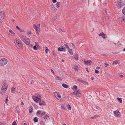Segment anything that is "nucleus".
I'll use <instances>...</instances> for the list:
<instances>
[{
  "mask_svg": "<svg viewBox=\"0 0 125 125\" xmlns=\"http://www.w3.org/2000/svg\"><path fill=\"white\" fill-rule=\"evenodd\" d=\"M14 42L15 46L18 49H20L22 46V43L20 40H15Z\"/></svg>",
  "mask_w": 125,
  "mask_h": 125,
  "instance_id": "obj_1",
  "label": "nucleus"
},
{
  "mask_svg": "<svg viewBox=\"0 0 125 125\" xmlns=\"http://www.w3.org/2000/svg\"><path fill=\"white\" fill-rule=\"evenodd\" d=\"M116 5L117 8L118 9H120L124 6V3L121 0H119L116 2Z\"/></svg>",
  "mask_w": 125,
  "mask_h": 125,
  "instance_id": "obj_2",
  "label": "nucleus"
},
{
  "mask_svg": "<svg viewBox=\"0 0 125 125\" xmlns=\"http://www.w3.org/2000/svg\"><path fill=\"white\" fill-rule=\"evenodd\" d=\"M7 60L4 58H2L0 60V65H4L7 64Z\"/></svg>",
  "mask_w": 125,
  "mask_h": 125,
  "instance_id": "obj_3",
  "label": "nucleus"
},
{
  "mask_svg": "<svg viewBox=\"0 0 125 125\" xmlns=\"http://www.w3.org/2000/svg\"><path fill=\"white\" fill-rule=\"evenodd\" d=\"M39 97H38V96H33L32 97V98L35 102L36 103H38V102L40 101L41 98V96H40Z\"/></svg>",
  "mask_w": 125,
  "mask_h": 125,
  "instance_id": "obj_4",
  "label": "nucleus"
},
{
  "mask_svg": "<svg viewBox=\"0 0 125 125\" xmlns=\"http://www.w3.org/2000/svg\"><path fill=\"white\" fill-rule=\"evenodd\" d=\"M114 114L115 116L116 117H119L120 115V113L117 110L115 111H114Z\"/></svg>",
  "mask_w": 125,
  "mask_h": 125,
  "instance_id": "obj_5",
  "label": "nucleus"
},
{
  "mask_svg": "<svg viewBox=\"0 0 125 125\" xmlns=\"http://www.w3.org/2000/svg\"><path fill=\"white\" fill-rule=\"evenodd\" d=\"M55 94H56L55 97L57 98V99L58 100H61V98L59 93L58 92H55Z\"/></svg>",
  "mask_w": 125,
  "mask_h": 125,
  "instance_id": "obj_6",
  "label": "nucleus"
},
{
  "mask_svg": "<svg viewBox=\"0 0 125 125\" xmlns=\"http://www.w3.org/2000/svg\"><path fill=\"white\" fill-rule=\"evenodd\" d=\"M84 62H85V64L89 65H90L92 63V62L90 60H88L87 61L84 60Z\"/></svg>",
  "mask_w": 125,
  "mask_h": 125,
  "instance_id": "obj_7",
  "label": "nucleus"
},
{
  "mask_svg": "<svg viewBox=\"0 0 125 125\" xmlns=\"http://www.w3.org/2000/svg\"><path fill=\"white\" fill-rule=\"evenodd\" d=\"M65 50V48L62 46L59 47L58 49V51L60 52L64 51Z\"/></svg>",
  "mask_w": 125,
  "mask_h": 125,
  "instance_id": "obj_8",
  "label": "nucleus"
},
{
  "mask_svg": "<svg viewBox=\"0 0 125 125\" xmlns=\"http://www.w3.org/2000/svg\"><path fill=\"white\" fill-rule=\"evenodd\" d=\"M8 87V86L7 84L5 83H4L2 85L1 88L3 89H6V90H7Z\"/></svg>",
  "mask_w": 125,
  "mask_h": 125,
  "instance_id": "obj_9",
  "label": "nucleus"
},
{
  "mask_svg": "<svg viewBox=\"0 0 125 125\" xmlns=\"http://www.w3.org/2000/svg\"><path fill=\"white\" fill-rule=\"evenodd\" d=\"M43 118L44 119L45 121L46 122L48 120H49L50 119V117L47 115H46Z\"/></svg>",
  "mask_w": 125,
  "mask_h": 125,
  "instance_id": "obj_10",
  "label": "nucleus"
},
{
  "mask_svg": "<svg viewBox=\"0 0 125 125\" xmlns=\"http://www.w3.org/2000/svg\"><path fill=\"white\" fill-rule=\"evenodd\" d=\"M23 41L26 44H29L30 43V40H23Z\"/></svg>",
  "mask_w": 125,
  "mask_h": 125,
  "instance_id": "obj_11",
  "label": "nucleus"
},
{
  "mask_svg": "<svg viewBox=\"0 0 125 125\" xmlns=\"http://www.w3.org/2000/svg\"><path fill=\"white\" fill-rule=\"evenodd\" d=\"M120 20L121 22L125 23V17H123L120 18Z\"/></svg>",
  "mask_w": 125,
  "mask_h": 125,
  "instance_id": "obj_12",
  "label": "nucleus"
},
{
  "mask_svg": "<svg viewBox=\"0 0 125 125\" xmlns=\"http://www.w3.org/2000/svg\"><path fill=\"white\" fill-rule=\"evenodd\" d=\"M51 9L52 11L54 12L55 11V8L53 4H52L51 5Z\"/></svg>",
  "mask_w": 125,
  "mask_h": 125,
  "instance_id": "obj_13",
  "label": "nucleus"
},
{
  "mask_svg": "<svg viewBox=\"0 0 125 125\" xmlns=\"http://www.w3.org/2000/svg\"><path fill=\"white\" fill-rule=\"evenodd\" d=\"M39 102V104L41 106L42 105H46V104L45 102L43 101H41V99L40 100V101Z\"/></svg>",
  "mask_w": 125,
  "mask_h": 125,
  "instance_id": "obj_14",
  "label": "nucleus"
},
{
  "mask_svg": "<svg viewBox=\"0 0 125 125\" xmlns=\"http://www.w3.org/2000/svg\"><path fill=\"white\" fill-rule=\"evenodd\" d=\"M77 81L79 82H81L82 83L84 84H86V83L88 84V83L86 81H83V80H81L80 79H78Z\"/></svg>",
  "mask_w": 125,
  "mask_h": 125,
  "instance_id": "obj_15",
  "label": "nucleus"
},
{
  "mask_svg": "<svg viewBox=\"0 0 125 125\" xmlns=\"http://www.w3.org/2000/svg\"><path fill=\"white\" fill-rule=\"evenodd\" d=\"M74 59L77 60H78V55L77 53H75L74 55Z\"/></svg>",
  "mask_w": 125,
  "mask_h": 125,
  "instance_id": "obj_16",
  "label": "nucleus"
},
{
  "mask_svg": "<svg viewBox=\"0 0 125 125\" xmlns=\"http://www.w3.org/2000/svg\"><path fill=\"white\" fill-rule=\"evenodd\" d=\"M6 89H3L1 88V94L2 95H3L4 93L6 91Z\"/></svg>",
  "mask_w": 125,
  "mask_h": 125,
  "instance_id": "obj_17",
  "label": "nucleus"
},
{
  "mask_svg": "<svg viewBox=\"0 0 125 125\" xmlns=\"http://www.w3.org/2000/svg\"><path fill=\"white\" fill-rule=\"evenodd\" d=\"M107 37V36L104 33L102 32V37L103 39H105Z\"/></svg>",
  "mask_w": 125,
  "mask_h": 125,
  "instance_id": "obj_18",
  "label": "nucleus"
},
{
  "mask_svg": "<svg viewBox=\"0 0 125 125\" xmlns=\"http://www.w3.org/2000/svg\"><path fill=\"white\" fill-rule=\"evenodd\" d=\"M62 86L63 87L65 88H67L68 87V85L65 83H63L62 84Z\"/></svg>",
  "mask_w": 125,
  "mask_h": 125,
  "instance_id": "obj_19",
  "label": "nucleus"
},
{
  "mask_svg": "<svg viewBox=\"0 0 125 125\" xmlns=\"http://www.w3.org/2000/svg\"><path fill=\"white\" fill-rule=\"evenodd\" d=\"M116 99L120 103H122V99L121 98L117 97L116 98Z\"/></svg>",
  "mask_w": 125,
  "mask_h": 125,
  "instance_id": "obj_20",
  "label": "nucleus"
},
{
  "mask_svg": "<svg viewBox=\"0 0 125 125\" xmlns=\"http://www.w3.org/2000/svg\"><path fill=\"white\" fill-rule=\"evenodd\" d=\"M9 32L11 33V35L12 36H14L15 34V33L12 30H10L9 31Z\"/></svg>",
  "mask_w": 125,
  "mask_h": 125,
  "instance_id": "obj_21",
  "label": "nucleus"
},
{
  "mask_svg": "<svg viewBox=\"0 0 125 125\" xmlns=\"http://www.w3.org/2000/svg\"><path fill=\"white\" fill-rule=\"evenodd\" d=\"M4 12L3 11H1L0 12V16L2 17H3L4 16Z\"/></svg>",
  "mask_w": 125,
  "mask_h": 125,
  "instance_id": "obj_22",
  "label": "nucleus"
},
{
  "mask_svg": "<svg viewBox=\"0 0 125 125\" xmlns=\"http://www.w3.org/2000/svg\"><path fill=\"white\" fill-rule=\"evenodd\" d=\"M79 91V90H78L76 91L77 93V95H76L77 96H80L81 95V93Z\"/></svg>",
  "mask_w": 125,
  "mask_h": 125,
  "instance_id": "obj_23",
  "label": "nucleus"
},
{
  "mask_svg": "<svg viewBox=\"0 0 125 125\" xmlns=\"http://www.w3.org/2000/svg\"><path fill=\"white\" fill-rule=\"evenodd\" d=\"M55 77L56 79L57 80L61 81L62 80L61 78L60 77L58 76H55Z\"/></svg>",
  "mask_w": 125,
  "mask_h": 125,
  "instance_id": "obj_24",
  "label": "nucleus"
},
{
  "mask_svg": "<svg viewBox=\"0 0 125 125\" xmlns=\"http://www.w3.org/2000/svg\"><path fill=\"white\" fill-rule=\"evenodd\" d=\"M33 120V121L35 122H37L38 121V118L36 117H34Z\"/></svg>",
  "mask_w": 125,
  "mask_h": 125,
  "instance_id": "obj_25",
  "label": "nucleus"
},
{
  "mask_svg": "<svg viewBox=\"0 0 125 125\" xmlns=\"http://www.w3.org/2000/svg\"><path fill=\"white\" fill-rule=\"evenodd\" d=\"M74 69L75 71H77L78 70V66L77 65H75L74 66Z\"/></svg>",
  "mask_w": 125,
  "mask_h": 125,
  "instance_id": "obj_26",
  "label": "nucleus"
},
{
  "mask_svg": "<svg viewBox=\"0 0 125 125\" xmlns=\"http://www.w3.org/2000/svg\"><path fill=\"white\" fill-rule=\"evenodd\" d=\"M21 39H29L26 36L23 35H22L21 36Z\"/></svg>",
  "mask_w": 125,
  "mask_h": 125,
  "instance_id": "obj_27",
  "label": "nucleus"
},
{
  "mask_svg": "<svg viewBox=\"0 0 125 125\" xmlns=\"http://www.w3.org/2000/svg\"><path fill=\"white\" fill-rule=\"evenodd\" d=\"M57 18V16H55L53 17L52 19V20L51 21H52V22L55 20H56Z\"/></svg>",
  "mask_w": 125,
  "mask_h": 125,
  "instance_id": "obj_28",
  "label": "nucleus"
},
{
  "mask_svg": "<svg viewBox=\"0 0 125 125\" xmlns=\"http://www.w3.org/2000/svg\"><path fill=\"white\" fill-rule=\"evenodd\" d=\"M33 108L31 107H30L29 110V113L30 114H31L33 112Z\"/></svg>",
  "mask_w": 125,
  "mask_h": 125,
  "instance_id": "obj_29",
  "label": "nucleus"
},
{
  "mask_svg": "<svg viewBox=\"0 0 125 125\" xmlns=\"http://www.w3.org/2000/svg\"><path fill=\"white\" fill-rule=\"evenodd\" d=\"M60 3L59 2H57L56 3V7L57 8H58L60 7Z\"/></svg>",
  "mask_w": 125,
  "mask_h": 125,
  "instance_id": "obj_30",
  "label": "nucleus"
},
{
  "mask_svg": "<svg viewBox=\"0 0 125 125\" xmlns=\"http://www.w3.org/2000/svg\"><path fill=\"white\" fill-rule=\"evenodd\" d=\"M68 49V50L69 52V53L71 54H72V49H71L69 48Z\"/></svg>",
  "mask_w": 125,
  "mask_h": 125,
  "instance_id": "obj_31",
  "label": "nucleus"
},
{
  "mask_svg": "<svg viewBox=\"0 0 125 125\" xmlns=\"http://www.w3.org/2000/svg\"><path fill=\"white\" fill-rule=\"evenodd\" d=\"M118 61L116 60L115 61H114L112 63V64L113 65L114 64H116L118 63Z\"/></svg>",
  "mask_w": 125,
  "mask_h": 125,
  "instance_id": "obj_32",
  "label": "nucleus"
},
{
  "mask_svg": "<svg viewBox=\"0 0 125 125\" xmlns=\"http://www.w3.org/2000/svg\"><path fill=\"white\" fill-rule=\"evenodd\" d=\"M77 86L76 85H74L72 89H75V91H77Z\"/></svg>",
  "mask_w": 125,
  "mask_h": 125,
  "instance_id": "obj_33",
  "label": "nucleus"
},
{
  "mask_svg": "<svg viewBox=\"0 0 125 125\" xmlns=\"http://www.w3.org/2000/svg\"><path fill=\"white\" fill-rule=\"evenodd\" d=\"M38 25L39 26V27H36V28H35V29L36 30V31H38L39 29V27H40V24H39V25Z\"/></svg>",
  "mask_w": 125,
  "mask_h": 125,
  "instance_id": "obj_34",
  "label": "nucleus"
},
{
  "mask_svg": "<svg viewBox=\"0 0 125 125\" xmlns=\"http://www.w3.org/2000/svg\"><path fill=\"white\" fill-rule=\"evenodd\" d=\"M122 12L123 14L125 15V7H124L123 9Z\"/></svg>",
  "mask_w": 125,
  "mask_h": 125,
  "instance_id": "obj_35",
  "label": "nucleus"
},
{
  "mask_svg": "<svg viewBox=\"0 0 125 125\" xmlns=\"http://www.w3.org/2000/svg\"><path fill=\"white\" fill-rule=\"evenodd\" d=\"M45 113L46 112H45L43 111L42 113L40 114V117H42V115H44Z\"/></svg>",
  "mask_w": 125,
  "mask_h": 125,
  "instance_id": "obj_36",
  "label": "nucleus"
},
{
  "mask_svg": "<svg viewBox=\"0 0 125 125\" xmlns=\"http://www.w3.org/2000/svg\"><path fill=\"white\" fill-rule=\"evenodd\" d=\"M61 108L62 109H63L64 110H65L66 109L65 107L63 105L61 106Z\"/></svg>",
  "mask_w": 125,
  "mask_h": 125,
  "instance_id": "obj_37",
  "label": "nucleus"
},
{
  "mask_svg": "<svg viewBox=\"0 0 125 125\" xmlns=\"http://www.w3.org/2000/svg\"><path fill=\"white\" fill-rule=\"evenodd\" d=\"M15 89L13 87H12L11 88V91L12 92H14L15 91Z\"/></svg>",
  "mask_w": 125,
  "mask_h": 125,
  "instance_id": "obj_38",
  "label": "nucleus"
},
{
  "mask_svg": "<svg viewBox=\"0 0 125 125\" xmlns=\"http://www.w3.org/2000/svg\"><path fill=\"white\" fill-rule=\"evenodd\" d=\"M67 108L69 109L70 110H71V108L69 104H68L67 105Z\"/></svg>",
  "mask_w": 125,
  "mask_h": 125,
  "instance_id": "obj_39",
  "label": "nucleus"
},
{
  "mask_svg": "<svg viewBox=\"0 0 125 125\" xmlns=\"http://www.w3.org/2000/svg\"><path fill=\"white\" fill-rule=\"evenodd\" d=\"M45 52H46L47 53H48V51L49 50L48 49L47 47H45Z\"/></svg>",
  "mask_w": 125,
  "mask_h": 125,
  "instance_id": "obj_40",
  "label": "nucleus"
},
{
  "mask_svg": "<svg viewBox=\"0 0 125 125\" xmlns=\"http://www.w3.org/2000/svg\"><path fill=\"white\" fill-rule=\"evenodd\" d=\"M53 55L52 56L53 58H54L55 57L56 55L55 53H54L53 52H52Z\"/></svg>",
  "mask_w": 125,
  "mask_h": 125,
  "instance_id": "obj_41",
  "label": "nucleus"
},
{
  "mask_svg": "<svg viewBox=\"0 0 125 125\" xmlns=\"http://www.w3.org/2000/svg\"><path fill=\"white\" fill-rule=\"evenodd\" d=\"M72 94H74V95H75L76 96L77 95V92H76V91H75L74 92H73L72 93Z\"/></svg>",
  "mask_w": 125,
  "mask_h": 125,
  "instance_id": "obj_42",
  "label": "nucleus"
},
{
  "mask_svg": "<svg viewBox=\"0 0 125 125\" xmlns=\"http://www.w3.org/2000/svg\"><path fill=\"white\" fill-rule=\"evenodd\" d=\"M33 49L35 50H37L38 49L37 48V47L36 45H35L33 47Z\"/></svg>",
  "mask_w": 125,
  "mask_h": 125,
  "instance_id": "obj_43",
  "label": "nucleus"
},
{
  "mask_svg": "<svg viewBox=\"0 0 125 125\" xmlns=\"http://www.w3.org/2000/svg\"><path fill=\"white\" fill-rule=\"evenodd\" d=\"M12 125H17L15 121H14Z\"/></svg>",
  "mask_w": 125,
  "mask_h": 125,
  "instance_id": "obj_44",
  "label": "nucleus"
},
{
  "mask_svg": "<svg viewBox=\"0 0 125 125\" xmlns=\"http://www.w3.org/2000/svg\"><path fill=\"white\" fill-rule=\"evenodd\" d=\"M41 111L40 110H38V111H37V114H40L41 113Z\"/></svg>",
  "mask_w": 125,
  "mask_h": 125,
  "instance_id": "obj_45",
  "label": "nucleus"
},
{
  "mask_svg": "<svg viewBox=\"0 0 125 125\" xmlns=\"http://www.w3.org/2000/svg\"><path fill=\"white\" fill-rule=\"evenodd\" d=\"M16 110L17 111V113H19V107H16Z\"/></svg>",
  "mask_w": 125,
  "mask_h": 125,
  "instance_id": "obj_46",
  "label": "nucleus"
},
{
  "mask_svg": "<svg viewBox=\"0 0 125 125\" xmlns=\"http://www.w3.org/2000/svg\"><path fill=\"white\" fill-rule=\"evenodd\" d=\"M8 98V96H7V98H6V99L5 100V103H6V104L7 103V102L8 101V100L7 98Z\"/></svg>",
  "mask_w": 125,
  "mask_h": 125,
  "instance_id": "obj_47",
  "label": "nucleus"
},
{
  "mask_svg": "<svg viewBox=\"0 0 125 125\" xmlns=\"http://www.w3.org/2000/svg\"><path fill=\"white\" fill-rule=\"evenodd\" d=\"M64 44L65 45V46L66 47V48L67 49H68L69 48V47L68 45L65 44Z\"/></svg>",
  "mask_w": 125,
  "mask_h": 125,
  "instance_id": "obj_48",
  "label": "nucleus"
},
{
  "mask_svg": "<svg viewBox=\"0 0 125 125\" xmlns=\"http://www.w3.org/2000/svg\"><path fill=\"white\" fill-rule=\"evenodd\" d=\"M99 71L98 70L95 69V73H98Z\"/></svg>",
  "mask_w": 125,
  "mask_h": 125,
  "instance_id": "obj_49",
  "label": "nucleus"
},
{
  "mask_svg": "<svg viewBox=\"0 0 125 125\" xmlns=\"http://www.w3.org/2000/svg\"><path fill=\"white\" fill-rule=\"evenodd\" d=\"M19 31L21 32H25V31H24V30L23 29H20V30Z\"/></svg>",
  "mask_w": 125,
  "mask_h": 125,
  "instance_id": "obj_50",
  "label": "nucleus"
},
{
  "mask_svg": "<svg viewBox=\"0 0 125 125\" xmlns=\"http://www.w3.org/2000/svg\"><path fill=\"white\" fill-rule=\"evenodd\" d=\"M36 46H37L38 47H39V44H38V42H36L35 43Z\"/></svg>",
  "mask_w": 125,
  "mask_h": 125,
  "instance_id": "obj_51",
  "label": "nucleus"
},
{
  "mask_svg": "<svg viewBox=\"0 0 125 125\" xmlns=\"http://www.w3.org/2000/svg\"><path fill=\"white\" fill-rule=\"evenodd\" d=\"M104 64H105V67H106L107 66L109 65L107 63H106V62H105L104 63Z\"/></svg>",
  "mask_w": 125,
  "mask_h": 125,
  "instance_id": "obj_52",
  "label": "nucleus"
},
{
  "mask_svg": "<svg viewBox=\"0 0 125 125\" xmlns=\"http://www.w3.org/2000/svg\"><path fill=\"white\" fill-rule=\"evenodd\" d=\"M117 46H119V45H121V43L120 42H118L117 43Z\"/></svg>",
  "mask_w": 125,
  "mask_h": 125,
  "instance_id": "obj_53",
  "label": "nucleus"
},
{
  "mask_svg": "<svg viewBox=\"0 0 125 125\" xmlns=\"http://www.w3.org/2000/svg\"><path fill=\"white\" fill-rule=\"evenodd\" d=\"M52 2L54 3H55L57 2L56 0H52Z\"/></svg>",
  "mask_w": 125,
  "mask_h": 125,
  "instance_id": "obj_54",
  "label": "nucleus"
},
{
  "mask_svg": "<svg viewBox=\"0 0 125 125\" xmlns=\"http://www.w3.org/2000/svg\"><path fill=\"white\" fill-rule=\"evenodd\" d=\"M98 115H94V118H96V117H98Z\"/></svg>",
  "mask_w": 125,
  "mask_h": 125,
  "instance_id": "obj_55",
  "label": "nucleus"
},
{
  "mask_svg": "<svg viewBox=\"0 0 125 125\" xmlns=\"http://www.w3.org/2000/svg\"><path fill=\"white\" fill-rule=\"evenodd\" d=\"M33 27L35 28H36V27H37L36 26L35 24H34L33 25Z\"/></svg>",
  "mask_w": 125,
  "mask_h": 125,
  "instance_id": "obj_56",
  "label": "nucleus"
},
{
  "mask_svg": "<svg viewBox=\"0 0 125 125\" xmlns=\"http://www.w3.org/2000/svg\"><path fill=\"white\" fill-rule=\"evenodd\" d=\"M16 28L19 31L20 30V29L19 27L18 26H16Z\"/></svg>",
  "mask_w": 125,
  "mask_h": 125,
  "instance_id": "obj_57",
  "label": "nucleus"
},
{
  "mask_svg": "<svg viewBox=\"0 0 125 125\" xmlns=\"http://www.w3.org/2000/svg\"><path fill=\"white\" fill-rule=\"evenodd\" d=\"M27 33L28 34H31V31H30L29 32H27Z\"/></svg>",
  "mask_w": 125,
  "mask_h": 125,
  "instance_id": "obj_58",
  "label": "nucleus"
},
{
  "mask_svg": "<svg viewBox=\"0 0 125 125\" xmlns=\"http://www.w3.org/2000/svg\"><path fill=\"white\" fill-rule=\"evenodd\" d=\"M51 71L53 73V74H54V71H53L52 70V69H51Z\"/></svg>",
  "mask_w": 125,
  "mask_h": 125,
  "instance_id": "obj_59",
  "label": "nucleus"
},
{
  "mask_svg": "<svg viewBox=\"0 0 125 125\" xmlns=\"http://www.w3.org/2000/svg\"><path fill=\"white\" fill-rule=\"evenodd\" d=\"M40 124L41 125L43 124V122L42 121H40Z\"/></svg>",
  "mask_w": 125,
  "mask_h": 125,
  "instance_id": "obj_60",
  "label": "nucleus"
},
{
  "mask_svg": "<svg viewBox=\"0 0 125 125\" xmlns=\"http://www.w3.org/2000/svg\"><path fill=\"white\" fill-rule=\"evenodd\" d=\"M113 53L114 54H116L118 53V52H113Z\"/></svg>",
  "mask_w": 125,
  "mask_h": 125,
  "instance_id": "obj_61",
  "label": "nucleus"
},
{
  "mask_svg": "<svg viewBox=\"0 0 125 125\" xmlns=\"http://www.w3.org/2000/svg\"><path fill=\"white\" fill-rule=\"evenodd\" d=\"M120 77L121 78H122L123 77V75H119Z\"/></svg>",
  "mask_w": 125,
  "mask_h": 125,
  "instance_id": "obj_62",
  "label": "nucleus"
},
{
  "mask_svg": "<svg viewBox=\"0 0 125 125\" xmlns=\"http://www.w3.org/2000/svg\"><path fill=\"white\" fill-rule=\"evenodd\" d=\"M21 104L22 105H23L24 104L22 102L21 103Z\"/></svg>",
  "mask_w": 125,
  "mask_h": 125,
  "instance_id": "obj_63",
  "label": "nucleus"
},
{
  "mask_svg": "<svg viewBox=\"0 0 125 125\" xmlns=\"http://www.w3.org/2000/svg\"><path fill=\"white\" fill-rule=\"evenodd\" d=\"M11 21L13 22H14L15 21V20L14 19H12L11 20Z\"/></svg>",
  "mask_w": 125,
  "mask_h": 125,
  "instance_id": "obj_64",
  "label": "nucleus"
}]
</instances>
